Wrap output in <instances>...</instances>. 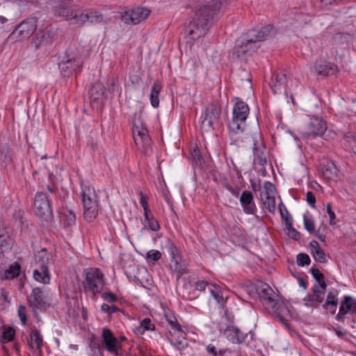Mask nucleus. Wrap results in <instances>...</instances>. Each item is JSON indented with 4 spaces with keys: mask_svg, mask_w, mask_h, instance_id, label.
<instances>
[{
    "mask_svg": "<svg viewBox=\"0 0 356 356\" xmlns=\"http://www.w3.org/2000/svg\"><path fill=\"white\" fill-rule=\"evenodd\" d=\"M223 335L232 343L241 344L245 341L247 334H243L234 325H227L222 332Z\"/></svg>",
    "mask_w": 356,
    "mask_h": 356,
    "instance_id": "nucleus-21",
    "label": "nucleus"
},
{
    "mask_svg": "<svg viewBox=\"0 0 356 356\" xmlns=\"http://www.w3.org/2000/svg\"><path fill=\"white\" fill-rule=\"evenodd\" d=\"M209 283L207 281L201 280L198 281L195 284V287L196 290H198L200 291H204L206 289V286H208Z\"/></svg>",
    "mask_w": 356,
    "mask_h": 356,
    "instance_id": "nucleus-63",
    "label": "nucleus"
},
{
    "mask_svg": "<svg viewBox=\"0 0 356 356\" xmlns=\"http://www.w3.org/2000/svg\"><path fill=\"white\" fill-rule=\"evenodd\" d=\"M348 313L352 314H356V300L351 296H345L341 302L339 311L336 316V319L338 321L343 322L345 315Z\"/></svg>",
    "mask_w": 356,
    "mask_h": 356,
    "instance_id": "nucleus-19",
    "label": "nucleus"
},
{
    "mask_svg": "<svg viewBox=\"0 0 356 356\" xmlns=\"http://www.w3.org/2000/svg\"><path fill=\"white\" fill-rule=\"evenodd\" d=\"M83 60L77 49L74 47L68 48L58 63L60 74L63 76L69 77L82 70Z\"/></svg>",
    "mask_w": 356,
    "mask_h": 356,
    "instance_id": "nucleus-4",
    "label": "nucleus"
},
{
    "mask_svg": "<svg viewBox=\"0 0 356 356\" xmlns=\"http://www.w3.org/2000/svg\"><path fill=\"white\" fill-rule=\"evenodd\" d=\"M321 172L325 179L335 180L338 177L339 170L332 161L325 160L321 163Z\"/></svg>",
    "mask_w": 356,
    "mask_h": 356,
    "instance_id": "nucleus-24",
    "label": "nucleus"
},
{
    "mask_svg": "<svg viewBox=\"0 0 356 356\" xmlns=\"http://www.w3.org/2000/svg\"><path fill=\"white\" fill-rule=\"evenodd\" d=\"M102 343L104 350H106L114 356L119 355V351L122 349L121 341H119L114 336L113 332L107 327L102 329Z\"/></svg>",
    "mask_w": 356,
    "mask_h": 356,
    "instance_id": "nucleus-11",
    "label": "nucleus"
},
{
    "mask_svg": "<svg viewBox=\"0 0 356 356\" xmlns=\"http://www.w3.org/2000/svg\"><path fill=\"white\" fill-rule=\"evenodd\" d=\"M325 290L318 288L317 286H314L312 293L307 294L303 299L305 302V305L311 307H317L324 300Z\"/></svg>",
    "mask_w": 356,
    "mask_h": 356,
    "instance_id": "nucleus-22",
    "label": "nucleus"
},
{
    "mask_svg": "<svg viewBox=\"0 0 356 356\" xmlns=\"http://www.w3.org/2000/svg\"><path fill=\"white\" fill-rule=\"evenodd\" d=\"M225 188L229 191L234 197H238L240 193V188L238 186H232L229 183L225 184Z\"/></svg>",
    "mask_w": 356,
    "mask_h": 356,
    "instance_id": "nucleus-58",
    "label": "nucleus"
},
{
    "mask_svg": "<svg viewBox=\"0 0 356 356\" xmlns=\"http://www.w3.org/2000/svg\"><path fill=\"white\" fill-rule=\"evenodd\" d=\"M47 33H42L41 37L38 36L35 41V47L39 48L40 46L46 44L49 42L48 37L46 36Z\"/></svg>",
    "mask_w": 356,
    "mask_h": 356,
    "instance_id": "nucleus-60",
    "label": "nucleus"
},
{
    "mask_svg": "<svg viewBox=\"0 0 356 356\" xmlns=\"http://www.w3.org/2000/svg\"><path fill=\"white\" fill-rule=\"evenodd\" d=\"M76 24L83 25L87 22L90 24H98L103 21V15L91 8H83L79 7L76 13Z\"/></svg>",
    "mask_w": 356,
    "mask_h": 356,
    "instance_id": "nucleus-14",
    "label": "nucleus"
},
{
    "mask_svg": "<svg viewBox=\"0 0 356 356\" xmlns=\"http://www.w3.org/2000/svg\"><path fill=\"white\" fill-rule=\"evenodd\" d=\"M15 243L13 232L3 223L0 222V252L3 254L10 251Z\"/></svg>",
    "mask_w": 356,
    "mask_h": 356,
    "instance_id": "nucleus-17",
    "label": "nucleus"
},
{
    "mask_svg": "<svg viewBox=\"0 0 356 356\" xmlns=\"http://www.w3.org/2000/svg\"><path fill=\"white\" fill-rule=\"evenodd\" d=\"M207 351L208 354L212 356H224L227 350L218 348L212 343H209L207 346Z\"/></svg>",
    "mask_w": 356,
    "mask_h": 356,
    "instance_id": "nucleus-45",
    "label": "nucleus"
},
{
    "mask_svg": "<svg viewBox=\"0 0 356 356\" xmlns=\"http://www.w3.org/2000/svg\"><path fill=\"white\" fill-rule=\"evenodd\" d=\"M167 249L168 252L170 256V261H173V260L179 259L181 255L179 254V251L175 243L170 239L167 241Z\"/></svg>",
    "mask_w": 356,
    "mask_h": 356,
    "instance_id": "nucleus-43",
    "label": "nucleus"
},
{
    "mask_svg": "<svg viewBox=\"0 0 356 356\" xmlns=\"http://www.w3.org/2000/svg\"><path fill=\"white\" fill-rule=\"evenodd\" d=\"M88 93L92 101H97L103 97L105 88L102 83L97 82L90 88Z\"/></svg>",
    "mask_w": 356,
    "mask_h": 356,
    "instance_id": "nucleus-33",
    "label": "nucleus"
},
{
    "mask_svg": "<svg viewBox=\"0 0 356 356\" xmlns=\"http://www.w3.org/2000/svg\"><path fill=\"white\" fill-rule=\"evenodd\" d=\"M89 347L93 353V356H104L102 343V341L99 342L95 336H92L90 339Z\"/></svg>",
    "mask_w": 356,
    "mask_h": 356,
    "instance_id": "nucleus-39",
    "label": "nucleus"
},
{
    "mask_svg": "<svg viewBox=\"0 0 356 356\" xmlns=\"http://www.w3.org/2000/svg\"><path fill=\"white\" fill-rule=\"evenodd\" d=\"M257 292L261 302L266 308L270 309V305H275L278 296L268 284L261 283L257 286Z\"/></svg>",
    "mask_w": 356,
    "mask_h": 356,
    "instance_id": "nucleus-15",
    "label": "nucleus"
},
{
    "mask_svg": "<svg viewBox=\"0 0 356 356\" xmlns=\"http://www.w3.org/2000/svg\"><path fill=\"white\" fill-rule=\"evenodd\" d=\"M29 305L33 309L44 311L49 306L47 296L42 288L35 287L32 289L31 293L27 297Z\"/></svg>",
    "mask_w": 356,
    "mask_h": 356,
    "instance_id": "nucleus-12",
    "label": "nucleus"
},
{
    "mask_svg": "<svg viewBox=\"0 0 356 356\" xmlns=\"http://www.w3.org/2000/svg\"><path fill=\"white\" fill-rule=\"evenodd\" d=\"M119 88V81L117 78H112L110 80L108 90L111 92H115L118 90Z\"/></svg>",
    "mask_w": 356,
    "mask_h": 356,
    "instance_id": "nucleus-59",
    "label": "nucleus"
},
{
    "mask_svg": "<svg viewBox=\"0 0 356 356\" xmlns=\"http://www.w3.org/2000/svg\"><path fill=\"white\" fill-rule=\"evenodd\" d=\"M193 13L185 26V33L192 40L204 36L215 17L222 15L227 0H189Z\"/></svg>",
    "mask_w": 356,
    "mask_h": 356,
    "instance_id": "nucleus-1",
    "label": "nucleus"
},
{
    "mask_svg": "<svg viewBox=\"0 0 356 356\" xmlns=\"http://www.w3.org/2000/svg\"><path fill=\"white\" fill-rule=\"evenodd\" d=\"M327 129L326 122L321 118L313 117L310 118L309 123L308 136H322Z\"/></svg>",
    "mask_w": 356,
    "mask_h": 356,
    "instance_id": "nucleus-23",
    "label": "nucleus"
},
{
    "mask_svg": "<svg viewBox=\"0 0 356 356\" xmlns=\"http://www.w3.org/2000/svg\"><path fill=\"white\" fill-rule=\"evenodd\" d=\"M263 204L265 208L270 212L274 213L275 211V196H265L262 198Z\"/></svg>",
    "mask_w": 356,
    "mask_h": 356,
    "instance_id": "nucleus-44",
    "label": "nucleus"
},
{
    "mask_svg": "<svg viewBox=\"0 0 356 356\" xmlns=\"http://www.w3.org/2000/svg\"><path fill=\"white\" fill-rule=\"evenodd\" d=\"M315 70L318 74L330 76L337 72V66L326 61H320L316 64Z\"/></svg>",
    "mask_w": 356,
    "mask_h": 356,
    "instance_id": "nucleus-26",
    "label": "nucleus"
},
{
    "mask_svg": "<svg viewBox=\"0 0 356 356\" xmlns=\"http://www.w3.org/2000/svg\"><path fill=\"white\" fill-rule=\"evenodd\" d=\"M296 262L299 266H305L310 264L311 259L308 254L305 253H300L297 255Z\"/></svg>",
    "mask_w": 356,
    "mask_h": 356,
    "instance_id": "nucleus-51",
    "label": "nucleus"
},
{
    "mask_svg": "<svg viewBox=\"0 0 356 356\" xmlns=\"http://www.w3.org/2000/svg\"><path fill=\"white\" fill-rule=\"evenodd\" d=\"M149 14V9L137 7L125 11L122 15V20L128 24H138L146 19Z\"/></svg>",
    "mask_w": 356,
    "mask_h": 356,
    "instance_id": "nucleus-13",
    "label": "nucleus"
},
{
    "mask_svg": "<svg viewBox=\"0 0 356 356\" xmlns=\"http://www.w3.org/2000/svg\"><path fill=\"white\" fill-rule=\"evenodd\" d=\"M240 202L243 211L246 214L256 215L257 209L251 191H244L240 196Z\"/></svg>",
    "mask_w": 356,
    "mask_h": 356,
    "instance_id": "nucleus-20",
    "label": "nucleus"
},
{
    "mask_svg": "<svg viewBox=\"0 0 356 356\" xmlns=\"http://www.w3.org/2000/svg\"><path fill=\"white\" fill-rule=\"evenodd\" d=\"M292 221V218L285 219V228L287 232V235L289 238L295 241H298L300 238V234L293 227Z\"/></svg>",
    "mask_w": 356,
    "mask_h": 356,
    "instance_id": "nucleus-42",
    "label": "nucleus"
},
{
    "mask_svg": "<svg viewBox=\"0 0 356 356\" xmlns=\"http://www.w3.org/2000/svg\"><path fill=\"white\" fill-rule=\"evenodd\" d=\"M264 189L265 191V196H275V187L270 181H266L264 184Z\"/></svg>",
    "mask_w": 356,
    "mask_h": 356,
    "instance_id": "nucleus-52",
    "label": "nucleus"
},
{
    "mask_svg": "<svg viewBox=\"0 0 356 356\" xmlns=\"http://www.w3.org/2000/svg\"><path fill=\"white\" fill-rule=\"evenodd\" d=\"M37 28V20L34 17L27 18L22 22L13 34H17L20 40L29 38L35 31Z\"/></svg>",
    "mask_w": 356,
    "mask_h": 356,
    "instance_id": "nucleus-16",
    "label": "nucleus"
},
{
    "mask_svg": "<svg viewBox=\"0 0 356 356\" xmlns=\"http://www.w3.org/2000/svg\"><path fill=\"white\" fill-rule=\"evenodd\" d=\"M170 262V268L177 273L178 277L187 273V264L182 260L181 257H179V259Z\"/></svg>",
    "mask_w": 356,
    "mask_h": 356,
    "instance_id": "nucleus-36",
    "label": "nucleus"
},
{
    "mask_svg": "<svg viewBox=\"0 0 356 356\" xmlns=\"http://www.w3.org/2000/svg\"><path fill=\"white\" fill-rule=\"evenodd\" d=\"M33 277L38 282L44 284H49L50 282L49 267L44 265L38 266L33 271Z\"/></svg>",
    "mask_w": 356,
    "mask_h": 356,
    "instance_id": "nucleus-28",
    "label": "nucleus"
},
{
    "mask_svg": "<svg viewBox=\"0 0 356 356\" xmlns=\"http://www.w3.org/2000/svg\"><path fill=\"white\" fill-rule=\"evenodd\" d=\"M254 164L264 166L267 163V151L263 144L254 143Z\"/></svg>",
    "mask_w": 356,
    "mask_h": 356,
    "instance_id": "nucleus-25",
    "label": "nucleus"
},
{
    "mask_svg": "<svg viewBox=\"0 0 356 356\" xmlns=\"http://www.w3.org/2000/svg\"><path fill=\"white\" fill-rule=\"evenodd\" d=\"M83 280L79 288L86 295L95 299L97 294L101 293L104 285L105 277L99 268H88L83 271Z\"/></svg>",
    "mask_w": 356,
    "mask_h": 356,
    "instance_id": "nucleus-3",
    "label": "nucleus"
},
{
    "mask_svg": "<svg viewBox=\"0 0 356 356\" xmlns=\"http://www.w3.org/2000/svg\"><path fill=\"white\" fill-rule=\"evenodd\" d=\"M288 79L286 74L282 72L273 74L269 86L274 94L282 93L287 95L286 86Z\"/></svg>",
    "mask_w": 356,
    "mask_h": 356,
    "instance_id": "nucleus-18",
    "label": "nucleus"
},
{
    "mask_svg": "<svg viewBox=\"0 0 356 356\" xmlns=\"http://www.w3.org/2000/svg\"><path fill=\"white\" fill-rule=\"evenodd\" d=\"M21 266L19 263L15 262L9 266L8 268L4 272L3 279L12 280L17 277L20 273Z\"/></svg>",
    "mask_w": 356,
    "mask_h": 356,
    "instance_id": "nucleus-40",
    "label": "nucleus"
},
{
    "mask_svg": "<svg viewBox=\"0 0 356 356\" xmlns=\"http://www.w3.org/2000/svg\"><path fill=\"white\" fill-rule=\"evenodd\" d=\"M221 107L217 103H211L208 105L204 113L202 115V125H207L214 129L220 125Z\"/></svg>",
    "mask_w": 356,
    "mask_h": 356,
    "instance_id": "nucleus-10",
    "label": "nucleus"
},
{
    "mask_svg": "<svg viewBox=\"0 0 356 356\" xmlns=\"http://www.w3.org/2000/svg\"><path fill=\"white\" fill-rule=\"evenodd\" d=\"M155 330V325L149 318H145L141 321L140 326L134 329V332L137 335H142L145 331H153Z\"/></svg>",
    "mask_w": 356,
    "mask_h": 356,
    "instance_id": "nucleus-37",
    "label": "nucleus"
},
{
    "mask_svg": "<svg viewBox=\"0 0 356 356\" xmlns=\"http://www.w3.org/2000/svg\"><path fill=\"white\" fill-rule=\"evenodd\" d=\"M279 210L282 220L285 221L286 218H291L287 209L282 203L279 205Z\"/></svg>",
    "mask_w": 356,
    "mask_h": 356,
    "instance_id": "nucleus-61",
    "label": "nucleus"
},
{
    "mask_svg": "<svg viewBox=\"0 0 356 356\" xmlns=\"http://www.w3.org/2000/svg\"><path fill=\"white\" fill-rule=\"evenodd\" d=\"M165 317L172 330H173L175 332H177L180 335L184 334L181 326L173 313L169 312L168 313L165 314Z\"/></svg>",
    "mask_w": 356,
    "mask_h": 356,
    "instance_id": "nucleus-38",
    "label": "nucleus"
},
{
    "mask_svg": "<svg viewBox=\"0 0 356 356\" xmlns=\"http://www.w3.org/2000/svg\"><path fill=\"white\" fill-rule=\"evenodd\" d=\"M82 202L83 205V218L88 222H92L98 216V197L93 188L82 187Z\"/></svg>",
    "mask_w": 356,
    "mask_h": 356,
    "instance_id": "nucleus-5",
    "label": "nucleus"
},
{
    "mask_svg": "<svg viewBox=\"0 0 356 356\" xmlns=\"http://www.w3.org/2000/svg\"><path fill=\"white\" fill-rule=\"evenodd\" d=\"M60 220L63 223L64 227H70L75 224L76 215L72 209L62 208L60 212Z\"/></svg>",
    "mask_w": 356,
    "mask_h": 356,
    "instance_id": "nucleus-30",
    "label": "nucleus"
},
{
    "mask_svg": "<svg viewBox=\"0 0 356 356\" xmlns=\"http://www.w3.org/2000/svg\"><path fill=\"white\" fill-rule=\"evenodd\" d=\"M315 236L321 241L323 242L325 241V235L321 232L320 228L316 232Z\"/></svg>",
    "mask_w": 356,
    "mask_h": 356,
    "instance_id": "nucleus-64",
    "label": "nucleus"
},
{
    "mask_svg": "<svg viewBox=\"0 0 356 356\" xmlns=\"http://www.w3.org/2000/svg\"><path fill=\"white\" fill-rule=\"evenodd\" d=\"M311 273L318 284H315L314 286H317L318 288L321 289H325L327 284L325 282L324 275L316 268L312 267L310 270Z\"/></svg>",
    "mask_w": 356,
    "mask_h": 356,
    "instance_id": "nucleus-41",
    "label": "nucleus"
},
{
    "mask_svg": "<svg viewBox=\"0 0 356 356\" xmlns=\"http://www.w3.org/2000/svg\"><path fill=\"white\" fill-rule=\"evenodd\" d=\"M213 286L214 289L210 290L211 294L219 304H223L224 298L220 289L216 284H213Z\"/></svg>",
    "mask_w": 356,
    "mask_h": 356,
    "instance_id": "nucleus-48",
    "label": "nucleus"
},
{
    "mask_svg": "<svg viewBox=\"0 0 356 356\" xmlns=\"http://www.w3.org/2000/svg\"><path fill=\"white\" fill-rule=\"evenodd\" d=\"M162 86L159 81H156L151 89L150 92V102L154 108H157L159 106V95L161 90Z\"/></svg>",
    "mask_w": 356,
    "mask_h": 356,
    "instance_id": "nucleus-35",
    "label": "nucleus"
},
{
    "mask_svg": "<svg viewBox=\"0 0 356 356\" xmlns=\"http://www.w3.org/2000/svg\"><path fill=\"white\" fill-rule=\"evenodd\" d=\"M18 316L23 325L26 323V308L24 305H19L18 308Z\"/></svg>",
    "mask_w": 356,
    "mask_h": 356,
    "instance_id": "nucleus-57",
    "label": "nucleus"
},
{
    "mask_svg": "<svg viewBox=\"0 0 356 356\" xmlns=\"http://www.w3.org/2000/svg\"><path fill=\"white\" fill-rule=\"evenodd\" d=\"M304 226L307 232L309 233H314L315 231V224L312 217H308L306 215L303 216Z\"/></svg>",
    "mask_w": 356,
    "mask_h": 356,
    "instance_id": "nucleus-50",
    "label": "nucleus"
},
{
    "mask_svg": "<svg viewBox=\"0 0 356 356\" xmlns=\"http://www.w3.org/2000/svg\"><path fill=\"white\" fill-rule=\"evenodd\" d=\"M273 27L270 25L264 26L259 29H253L247 33V40L245 42L238 44L235 48V54L238 58L251 55L255 52L259 46V42L266 40L272 31Z\"/></svg>",
    "mask_w": 356,
    "mask_h": 356,
    "instance_id": "nucleus-2",
    "label": "nucleus"
},
{
    "mask_svg": "<svg viewBox=\"0 0 356 356\" xmlns=\"http://www.w3.org/2000/svg\"><path fill=\"white\" fill-rule=\"evenodd\" d=\"M309 246L316 261L323 264L327 262V256L316 241H312Z\"/></svg>",
    "mask_w": 356,
    "mask_h": 356,
    "instance_id": "nucleus-29",
    "label": "nucleus"
},
{
    "mask_svg": "<svg viewBox=\"0 0 356 356\" xmlns=\"http://www.w3.org/2000/svg\"><path fill=\"white\" fill-rule=\"evenodd\" d=\"M145 221L147 222V225L151 230L156 232L160 229L159 222L154 217L152 212H149V215H148L147 218L145 217Z\"/></svg>",
    "mask_w": 356,
    "mask_h": 356,
    "instance_id": "nucleus-47",
    "label": "nucleus"
},
{
    "mask_svg": "<svg viewBox=\"0 0 356 356\" xmlns=\"http://www.w3.org/2000/svg\"><path fill=\"white\" fill-rule=\"evenodd\" d=\"M272 312L281 320L283 321L284 317L289 313V310L286 305L278 299L275 300V305H270Z\"/></svg>",
    "mask_w": 356,
    "mask_h": 356,
    "instance_id": "nucleus-31",
    "label": "nucleus"
},
{
    "mask_svg": "<svg viewBox=\"0 0 356 356\" xmlns=\"http://www.w3.org/2000/svg\"><path fill=\"white\" fill-rule=\"evenodd\" d=\"M34 207L36 216L42 220L49 221L52 217L50 197L44 192H38L35 196Z\"/></svg>",
    "mask_w": 356,
    "mask_h": 356,
    "instance_id": "nucleus-8",
    "label": "nucleus"
},
{
    "mask_svg": "<svg viewBox=\"0 0 356 356\" xmlns=\"http://www.w3.org/2000/svg\"><path fill=\"white\" fill-rule=\"evenodd\" d=\"M306 200L312 207L315 208L316 197L312 191L307 192Z\"/></svg>",
    "mask_w": 356,
    "mask_h": 356,
    "instance_id": "nucleus-62",
    "label": "nucleus"
},
{
    "mask_svg": "<svg viewBox=\"0 0 356 356\" xmlns=\"http://www.w3.org/2000/svg\"><path fill=\"white\" fill-rule=\"evenodd\" d=\"M184 333L181 335V339H179V337H178V339H175L173 338L168 337V340L170 343L174 346L177 349L181 350H184L187 346V343L186 342L185 338L184 337Z\"/></svg>",
    "mask_w": 356,
    "mask_h": 356,
    "instance_id": "nucleus-46",
    "label": "nucleus"
},
{
    "mask_svg": "<svg viewBox=\"0 0 356 356\" xmlns=\"http://www.w3.org/2000/svg\"><path fill=\"white\" fill-rule=\"evenodd\" d=\"M132 134L134 140L138 149L146 155H149L152 152V140L148 134L147 129L143 124H133Z\"/></svg>",
    "mask_w": 356,
    "mask_h": 356,
    "instance_id": "nucleus-9",
    "label": "nucleus"
},
{
    "mask_svg": "<svg viewBox=\"0 0 356 356\" xmlns=\"http://www.w3.org/2000/svg\"><path fill=\"white\" fill-rule=\"evenodd\" d=\"M326 211L330 217V221L329 224L330 225H335L337 224L335 220H336V215L334 212L332 210V204L331 203H327L326 204Z\"/></svg>",
    "mask_w": 356,
    "mask_h": 356,
    "instance_id": "nucleus-54",
    "label": "nucleus"
},
{
    "mask_svg": "<svg viewBox=\"0 0 356 356\" xmlns=\"http://www.w3.org/2000/svg\"><path fill=\"white\" fill-rule=\"evenodd\" d=\"M15 332L12 327H8L3 332L2 337L6 341H12L15 337Z\"/></svg>",
    "mask_w": 356,
    "mask_h": 356,
    "instance_id": "nucleus-53",
    "label": "nucleus"
},
{
    "mask_svg": "<svg viewBox=\"0 0 356 356\" xmlns=\"http://www.w3.org/2000/svg\"><path fill=\"white\" fill-rule=\"evenodd\" d=\"M161 257V253L159 250H152L147 252L146 258L147 260L156 261Z\"/></svg>",
    "mask_w": 356,
    "mask_h": 356,
    "instance_id": "nucleus-55",
    "label": "nucleus"
},
{
    "mask_svg": "<svg viewBox=\"0 0 356 356\" xmlns=\"http://www.w3.org/2000/svg\"><path fill=\"white\" fill-rule=\"evenodd\" d=\"M139 195H140V204H141V206L144 210V216L147 218L148 215H149V212H152V211L149 208V205H148L147 199L141 191H139Z\"/></svg>",
    "mask_w": 356,
    "mask_h": 356,
    "instance_id": "nucleus-49",
    "label": "nucleus"
},
{
    "mask_svg": "<svg viewBox=\"0 0 356 356\" xmlns=\"http://www.w3.org/2000/svg\"><path fill=\"white\" fill-rule=\"evenodd\" d=\"M338 291L334 290L329 291L323 307L325 309L329 311L332 314H335L337 307L338 305Z\"/></svg>",
    "mask_w": 356,
    "mask_h": 356,
    "instance_id": "nucleus-27",
    "label": "nucleus"
},
{
    "mask_svg": "<svg viewBox=\"0 0 356 356\" xmlns=\"http://www.w3.org/2000/svg\"><path fill=\"white\" fill-rule=\"evenodd\" d=\"M31 338V343L29 344L31 348H35L39 351V353L42 352V346L43 345V339L40 334V332L34 328L31 330L30 333Z\"/></svg>",
    "mask_w": 356,
    "mask_h": 356,
    "instance_id": "nucleus-32",
    "label": "nucleus"
},
{
    "mask_svg": "<svg viewBox=\"0 0 356 356\" xmlns=\"http://www.w3.org/2000/svg\"><path fill=\"white\" fill-rule=\"evenodd\" d=\"M52 254L47 249L42 248L39 250L35 256V261L38 266L44 265L48 266V264L52 261Z\"/></svg>",
    "mask_w": 356,
    "mask_h": 356,
    "instance_id": "nucleus-34",
    "label": "nucleus"
},
{
    "mask_svg": "<svg viewBox=\"0 0 356 356\" xmlns=\"http://www.w3.org/2000/svg\"><path fill=\"white\" fill-rule=\"evenodd\" d=\"M102 298L104 300L108 302L109 303H114L118 299V296L115 294H114L111 292H109V291L103 293L102 294Z\"/></svg>",
    "mask_w": 356,
    "mask_h": 356,
    "instance_id": "nucleus-56",
    "label": "nucleus"
},
{
    "mask_svg": "<svg viewBox=\"0 0 356 356\" xmlns=\"http://www.w3.org/2000/svg\"><path fill=\"white\" fill-rule=\"evenodd\" d=\"M49 4L56 17L64 18L76 24V13L79 7L73 6V0H50Z\"/></svg>",
    "mask_w": 356,
    "mask_h": 356,
    "instance_id": "nucleus-7",
    "label": "nucleus"
},
{
    "mask_svg": "<svg viewBox=\"0 0 356 356\" xmlns=\"http://www.w3.org/2000/svg\"><path fill=\"white\" fill-rule=\"evenodd\" d=\"M249 111L248 104L242 101H238L234 104L232 120L229 124V129L232 133L236 134L244 131Z\"/></svg>",
    "mask_w": 356,
    "mask_h": 356,
    "instance_id": "nucleus-6",
    "label": "nucleus"
}]
</instances>
